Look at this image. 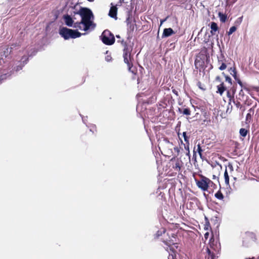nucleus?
Here are the masks:
<instances>
[{
	"mask_svg": "<svg viewBox=\"0 0 259 259\" xmlns=\"http://www.w3.org/2000/svg\"><path fill=\"white\" fill-rule=\"evenodd\" d=\"M183 136L184 137V141L186 142V143H187V144H188V143H189V137H188L186 135V132H183Z\"/></svg>",
	"mask_w": 259,
	"mask_h": 259,
	"instance_id": "2f4dec72",
	"label": "nucleus"
},
{
	"mask_svg": "<svg viewBox=\"0 0 259 259\" xmlns=\"http://www.w3.org/2000/svg\"><path fill=\"white\" fill-rule=\"evenodd\" d=\"M253 109H249L248 113L247 114L245 118V122L246 123H250L252 120V116L254 114Z\"/></svg>",
	"mask_w": 259,
	"mask_h": 259,
	"instance_id": "dca6fc26",
	"label": "nucleus"
},
{
	"mask_svg": "<svg viewBox=\"0 0 259 259\" xmlns=\"http://www.w3.org/2000/svg\"><path fill=\"white\" fill-rule=\"evenodd\" d=\"M184 146L186 151V154L189 155L190 153L189 143H188V144H187V143L186 144H184Z\"/></svg>",
	"mask_w": 259,
	"mask_h": 259,
	"instance_id": "7c9ffc66",
	"label": "nucleus"
},
{
	"mask_svg": "<svg viewBox=\"0 0 259 259\" xmlns=\"http://www.w3.org/2000/svg\"><path fill=\"white\" fill-rule=\"evenodd\" d=\"M111 59V57L110 56H107L106 58V60L107 61H109Z\"/></svg>",
	"mask_w": 259,
	"mask_h": 259,
	"instance_id": "a19ab883",
	"label": "nucleus"
},
{
	"mask_svg": "<svg viewBox=\"0 0 259 259\" xmlns=\"http://www.w3.org/2000/svg\"><path fill=\"white\" fill-rule=\"evenodd\" d=\"M27 59H28V58L26 57H23L21 59V61L23 62V65H22V63L21 62V63H20V65H18L14 67V69L16 71H18L20 70L21 69H22L24 64L26 63V62L27 61Z\"/></svg>",
	"mask_w": 259,
	"mask_h": 259,
	"instance_id": "f3484780",
	"label": "nucleus"
},
{
	"mask_svg": "<svg viewBox=\"0 0 259 259\" xmlns=\"http://www.w3.org/2000/svg\"><path fill=\"white\" fill-rule=\"evenodd\" d=\"M63 19L66 25H67L69 27H71L73 26V18L70 15H64L63 16Z\"/></svg>",
	"mask_w": 259,
	"mask_h": 259,
	"instance_id": "9b49d317",
	"label": "nucleus"
},
{
	"mask_svg": "<svg viewBox=\"0 0 259 259\" xmlns=\"http://www.w3.org/2000/svg\"><path fill=\"white\" fill-rule=\"evenodd\" d=\"M13 48L12 47H8L1 53L0 56V64L5 63L4 58H6L12 52Z\"/></svg>",
	"mask_w": 259,
	"mask_h": 259,
	"instance_id": "9d476101",
	"label": "nucleus"
},
{
	"mask_svg": "<svg viewBox=\"0 0 259 259\" xmlns=\"http://www.w3.org/2000/svg\"><path fill=\"white\" fill-rule=\"evenodd\" d=\"M175 32L173 30V29L171 28H165L163 30V32L162 33V37H168L172 34H174Z\"/></svg>",
	"mask_w": 259,
	"mask_h": 259,
	"instance_id": "4468645a",
	"label": "nucleus"
},
{
	"mask_svg": "<svg viewBox=\"0 0 259 259\" xmlns=\"http://www.w3.org/2000/svg\"><path fill=\"white\" fill-rule=\"evenodd\" d=\"M234 103L235 106H236V107L239 108L240 109H242V105L241 104V103L239 101H234Z\"/></svg>",
	"mask_w": 259,
	"mask_h": 259,
	"instance_id": "f704fd0d",
	"label": "nucleus"
},
{
	"mask_svg": "<svg viewBox=\"0 0 259 259\" xmlns=\"http://www.w3.org/2000/svg\"><path fill=\"white\" fill-rule=\"evenodd\" d=\"M215 197L219 199L223 200L224 199V195L220 190L218 191L214 195Z\"/></svg>",
	"mask_w": 259,
	"mask_h": 259,
	"instance_id": "4be33fe9",
	"label": "nucleus"
},
{
	"mask_svg": "<svg viewBox=\"0 0 259 259\" xmlns=\"http://www.w3.org/2000/svg\"><path fill=\"white\" fill-rule=\"evenodd\" d=\"M236 1H237V0H227V3L228 5H232L234 3H235Z\"/></svg>",
	"mask_w": 259,
	"mask_h": 259,
	"instance_id": "4c0bfd02",
	"label": "nucleus"
},
{
	"mask_svg": "<svg viewBox=\"0 0 259 259\" xmlns=\"http://www.w3.org/2000/svg\"><path fill=\"white\" fill-rule=\"evenodd\" d=\"M240 110H241L242 113H243L244 112V111L245 110V107H243V106H242V109H240Z\"/></svg>",
	"mask_w": 259,
	"mask_h": 259,
	"instance_id": "c03bdc74",
	"label": "nucleus"
},
{
	"mask_svg": "<svg viewBox=\"0 0 259 259\" xmlns=\"http://www.w3.org/2000/svg\"><path fill=\"white\" fill-rule=\"evenodd\" d=\"M256 106H257V104L255 103V104L254 106H253V107L250 108V109H253V112H254V109L256 107Z\"/></svg>",
	"mask_w": 259,
	"mask_h": 259,
	"instance_id": "ea45409f",
	"label": "nucleus"
},
{
	"mask_svg": "<svg viewBox=\"0 0 259 259\" xmlns=\"http://www.w3.org/2000/svg\"><path fill=\"white\" fill-rule=\"evenodd\" d=\"M219 17H220V21L222 22H225L227 20V15H225V14H223V13L220 12L219 13Z\"/></svg>",
	"mask_w": 259,
	"mask_h": 259,
	"instance_id": "412c9836",
	"label": "nucleus"
},
{
	"mask_svg": "<svg viewBox=\"0 0 259 259\" xmlns=\"http://www.w3.org/2000/svg\"><path fill=\"white\" fill-rule=\"evenodd\" d=\"M135 25V24H133V23L129 24V25L128 26V28L131 31L133 32L134 30Z\"/></svg>",
	"mask_w": 259,
	"mask_h": 259,
	"instance_id": "e433bc0d",
	"label": "nucleus"
},
{
	"mask_svg": "<svg viewBox=\"0 0 259 259\" xmlns=\"http://www.w3.org/2000/svg\"><path fill=\"white\" fill-rule=\"evenodd\" d=\"M121 43L124 46L123 50L124 62L127 64L128 71L132 72L133 74L136 75L137 73V69L136 67H133V62L134 61V58L132 56L131 54L132 49L128 47L127 43L125 41L122 40Z\"/></svg>",
	"mask_w": 259,
	"mask_h": 259,
	"instance_id": "f257e3e1",
	"label": "nucleus"
},
{
	"mask_svg": "<svg viewBox=\"0 0 259 259\" xmlns=\"http://www.w3.org/2000/svg\"><path fill=\"white\" fill-rule=\"evenodd\" d=\"M171 236L172 238H170L169 236L168 239H165L163 240V242L164 243L168 246L167 247H166V250L169 253H172V251L170 249V248H174V251L176 254V251L175 250V248L177 249L178 248V245L176 242V237L177 235L174 233H171Z\"/></svg>",
	"mask_w": 259,
	"mask_h": 259,
	"instance_id": "423d86ee",
	"label": "nucleus"
},
{
	"mask_svg": "<svg viewBox=\"0 0 259 259\" xmlns=\"http://www.w3.org/2000/svg\"><path fill=\"white\" fill-rule=\"evenodd\" d=\"M207 253H208V254L210 255V254H211L210 250L208 248H207Z\"/></svg>",
	"mask_w": 259,
	"mask_h": 259,
	"instance_id": "de8ad7c7",
	"label": "nucleus"
},
{
	"mask_svg": "<svg viewBox=\"0 0 259 259\" xmlns=\"http://www.w3.org/2000/svg\"><path fill=\"white\" fill-rule=\"evenodd\" d=\"M197 85L200 90L202 91H205L206 90L205 85L202 84V83L199 81L197 82Z\"/></svg>",
	"mask_w": 259,
	"mask_h": 259,
	"instance_id": "c85d7f7f",
	"label": "nucleus"
},
{
	"mask_svg": "<svg viewBox=\"0 0 259 259\" xmlns=\"http://www.w3.org/2000/svg\"><path fill=\"white\" fill-rule=\"evenodd\" d=\"M244 96H245V94L243 92V89H242L239 92V94H238V99L239 100H242L243 99L244 97Z\"/></svg>",
	"mask_w": 259,
	"mask_h": 259,
	"instance_id": "cd10ccee",
	"label": "nucleus"
},
{
	"mask_svg": "<svg viewBox=\"0 0 259 259\" xmlns=\"http://www.w3.org/2000/svg\"><path fill=\"white\" fill-rule=\"evenodd\" d=\"M248 132V131L244 128H240L239 131L240 135L243 137H245L246 136Z\"/></svg>",
	"mask_w": 259,
	"mask_h": 259,
	"instance_id": "5701e85b",
	"label": "nucleus"
},
{
	"mask_svg": "<svg viewBox=\"0 0 259 259\" xmlns=\"http://www.w3.org/2000/svg\"><path fill=\"white\" fill-rule=\"evenodd\" d=\"M178 110L180 113L183 114V115L189 116L191 114V110L189 108H179Z\"/></svg>",
	"mask_w": 259,
	"mask_h": 259,
	"instance_id": "6ab92c4d",
	"label": "nucleus"
},
{
	"mask_svg": "<svg viewBox=\"0 0 259 259\" xmlns=\"http://www.w3.org/2000/svg\"><path fill=\"white\" fill-rule=\"evenodd\" d=\"M102 42L106 45L110 46L115 42L114 35L109 30H105L100 36Z\"/></svg>",
	"mask_w": 259,
	"mask_h": 259,
	"instance_id": "6e6552de",
	"label": "nucleus"
},
{
	"mask_svg": "<svg viewBox=\"0 0 259 259\" xmlns=\"http://www.w3.org/2000/svg\"><path fill=\"white\" fill-rule=\"evenodd\" d=\"M210 33L212 35H215L217 31H218L219 30V27L218 26V24L214 22H211L210 23Z\"/></svg>",
	"mask_w": 259,
	"mask_h": 259,
	"instance_id": "2eb2a0df",
	"label": "nucleus"
},
{
	"mask_svg": "<svg viewBox=\"0 0 259 259\" xmlns=\"http://www.w3.org/2000/svg\"><path fill=\"white\" fill-rule=\"evenodd\" d=\"M252 103V100L249 99L248 97H247L246 98V100L244 102V104H246L247 106L251 105Z\"/></svg>",
	"mask_w": 259,
	"mask_h": 259,
	"instance_id": "72a5a7b5",
	"label": "nucleus"
},
{
	"mask_svg": "<svg viewBox=\"0 0 259 259\" xmlns=\"http://www.w3.org/2000/svg\"><path fill=\"white\" fill-rule=\"evenodd\" d=\"M255 89H256V92L258 93V95L259 96V86H258V88H256Z\"/></svg>",
	"mask_w": 259,
	"mask_h": 259,
	"instance_id": "49530a36",
	"label": "nucleus"
},
{
	"mask_svg": "<svg viewBox=\"0 0 259 259\" xmlns=\"http://www.w3.org/2000/svg\"><path fill=\"white\" fill-rule=\"evenodd\" d=\"M225 61L226 60L224 56H222V58L218 59V64L220 65L219 69L220 70H224L226 69L227 65L225 63Z\"/></svg>",
	"mask_w": 259,
	"mask_h": 259,
	"instance_id": "f8f14e48",
	"label": "nucleus"
},
{
	"mask_svg": "<svg viewBox=\"0 0 259 259\" xmlns=\"http://www.w3.org/2000/svg\"><path fill=\"white\" fill-rule=\"evenodd\" d=\"M209 186L214 188L215 187H216V185L213 182V184H210Z\"/></svg>",
	"mask_w": 259,
	"mask_h": 259,
	"instance_id": "79ce46f5",
	"label": "nucleus"
},
{
	"mask_svg": "<svg viewBox=\"0 0 259 259\" xmlns=\"http://www.w3.org/2000/svg\"><path fill=\"white\" fill-rule=\"evenodd\" d=\"M156 235H157V236H159L160 235L159 231H158V232H157V233Z\"/></svg>",
	"mask_w": 259,
	"mask_h": 259,
	"instance_id": "3c124183",
	"label": "nucleus"
},
{
	"mask_svg": "<svg viewBox=\"0 0 259 259\" xmlns=\"http://www.w3.org/2000/svg\"><path fill=\"white\" fill-rule=\"evenodd\" d=\"M182 166V161L177 159L175 163L173 165L172 168L174 169L175 171L179 172L181 170Z\"/></svg>",
	"mask_w": 259,
	"mask_h": 259,
	"instance_id": "a211bd4d",
	"label": "nucleus"
},
{
	"mask_svg": "<svg viewBox=\"0 0 259 259\" xmlns=\"http://www.w3.org/2000/svg\"><path fill=\"white\" fill-rule=\"evenodd\" d=\"M82 25H83V23H81V21L79 22H77L74 24L73 27L77 28L80 30H83V27H82Z\"/></svg>",
	"mask_w": 259,
	"mask_h": 259,
	"instance_id": "b1692460",
	"label": "nucleus"
},
{
	"mask_svg": "<svg viewBox=\"0 0 259 259\" xmlns=\"http://www.w3.org/2000/svg\"><path fill=\"white\" fill-rule=\"evenodd\" d=\"M233 74L232 75L234 77V79L237 81L238 82V80L239 79L237 76V72L236 71V69L235 68H233L232 70Z\"/></svg>",
	"mask_w": 259,
	"mask_h": 259,
	"instance_id": "473e14b6",
	"label": "nucleus"
},
{
	"mask_svg": "<svg viewBox=\"0 0 259 259\" xmlns=\"http://www.w3.org/2000/svg\"><path fill=\"white\" fill-rule=\"evenodd\" d=\"M209 235V233L208 232H206L205 234H204V236H205V238L206 239L208 237V236Z\"/></svg>",
	"mask_w": 259,
	"mask_h": 259,
	"instance_id": "37998d69",
	"label": "nucleus"
},
{
	"mask_svg": "<svg viewBox=\"0 0 259 259\" xmlns=\"http://www.w3.org/2000/svg\"><path fill=\"white\" fill-rule=\"evenodd\" d=\"M222 74L224 75V76L225 77V80L226 82H227L230 85H232V80L230 77H229L228 75H226L224 72L222 73Z\"/></svg>",
	"mask_w": 259,
	"mask_h": 259,
	"instance_id": "393cba45",
	"label": "nucleus"
},
{
	"mask_svg": "<svg viewBox=\"0 0 259 259\" xmlns=\"http://www.w3.org/2000/svg\"><path fill=\"white\" fill-rule=\"evenodd\" d=\"M170 249L172 251V253H169L168 259H177L176 254L174 251V248H170Z\"/></svg>",
	"mask_w": 259,
	"mask_h": 259,
	"instance_id": "a878e982",
	"label": "nucleus"
},
{
	"mask_svg": "<svg viewBox=\"0 0 259 259\" xmlns=\"http://www.w3.org/2000/svg\"><path fill=\"white\" fill-rule=\"evenodd\" d=\"M2 79H3L0 78V83H2Z\"/></svg>",
	"mask_w": 259,
	"mask_h": 259,
	"instance_id": "864d4df0",
	"label": "nucleus"
},
{
	"mask_svg": "<svg viewBox=\"0 0 259 259\" xmlns=\"http://www.w3.org/2000/svg\"><path fill=\"white\" fill-rule=\"evenodd\" d=\"M229 167H230L232 170H233V166H232V165H231L230 166V165H229Z\"/></svg>",
	"mask_w": 259,
	"mask_h": 259,
	"instance_id": "8fccbe9b",
	"label": "nucleus"
},
{
	"mask_svg": "<svg viewBox=\"0 0 259 259\" xmlns=\"http://www.w3.org/2000/svg\"><path fill=\"white\" fill-rule=\"evenodd\" d=\"M238 83L244 90L246 91L252 98L254 99L256 98L253 96L252 91L256 92V88H258V86L254 85H248L247 84H244L240 79L238 80Z\"/></svg>",
	"mask_w": 259,
	"mask_h": 259,
	"instance_id": "1a4fd4ad",
	"label": "nucleus"
},
{
	"mask_svg": "<svg viewBox=\"0 0 259 259\" xmlns=\"http://www.w3.org/2000/svg\"><path fill=\"white\" fill-rule=\"evenodd\" d=\"M132 18H133V17H132V13L130 11H128V13H127V18L126 19V21H125L127 25H128L129 24L132 23Z\"/></svg>",
	"mask_w": 259,
	"mask_h": 259,
	"instance_id": "aec40b11",
	"label": "nucleus"
},
{
	"mask_svg": "<svg viewBox=\"0 0 259 259\" xmlns=\"http://www.w3.org/2000/svg\"><path fill=\"white\" fill-rule=\"evenodd\" d=\"M59 33L65 39H68L70 38H76L81 35V34L77 30H72L67 27L61 28Z\"/></svg>",
	"mask_w": 259,
	"mask_h": 259,
	"instance_id": "39448f33",
	"label": "nucleus"
},
{
	"mask_svg": "<svg viewBox=\"0 0 259 259\" xmlns=\"http://www.w3.org/2000/svg\"><path fill=\"white\" fill-rule=\"evenodd\" d=\"M237 30V27L235 26H232L229 31L227 32L229 35L232 34L233 32H234Z\"/></svg>",
	"mask_w": 259,
	"mask_h": 259,
	"instance_id": "c756f323",
	"label": "nucleus"
},
{
	"mask_svg": "<svg viewBox=\"0 0 259 259\" xmlns=\"http://www.w3.org/2000/svg\"><path fill=\"white\" fill-rule=\"evenodd\" d=\"M174 150H175V151H177L178 153L180 151V150H179V149L178 147L175 148Z\"/></svg>",
	"mask_w": 259,
	"mask_h": 259,
	"instance_id": "a18cd8bd",
	"label": "nucleus"
},
{
	"mask_svg": "<svg viewBox=\"0 0 259 259\" xmlns=\"http://www.w3.org/2000/svg\"><path fill=\"white\" fill-rule=\"evenodd\" d=\"M242 246L245 247L250 246L253 243L255 242L257 238L254 233L247 231L241 235Z\"/></svg>",
	"mask_w": 259,
	"mask_h": 259,
	"instance_id": "20e7f679",
	"label": "nucleus"
},
{
	"mask_svg": "<svg viewBox=\"0 0 259 259\" xmlns=\"http://www.w3.org/2000/svg\"><path fill=\"white\" fill-rule=\"evenodd\" d=\"M215 81L219 83V84L217 85V93L218 94L222 96L225 91H227V96L230 100L234 98V94L236 92V89L234 87H232L230 89L227 90V85L225 84L224 82L222 81V78L220 76H216Z\"/></svg>",
	"mask_w": 259,
	"mask_h": 259,
	"instance_id": "7ed1b4c3",
	"label": "nucleus"
},
{
	"mask_svg": "<svg viewBox=\"0 0 259 259\" xmlns=\"http://www.w3.org/2000/svg\"><path fill=\"white\" fill-rule=\"evenodd\" d=\"M74 14H79L81 17V23H83V30L87 31L92 25L91 20L93 16L92 11L87 8H81L78 12H73Z\"/></svg>",
	"mask_w": 259,
	"mask_h": 259,
	"instance_id": "f03ea898",
	"label": "nucleus"
},
{
	"mask_svg": "<svg viewBox=\"0 0 259 259\" xmlns=\"http://www.w3.org/2000/svg\"><path fill=\"white\" fill-rule=\"evenodd\" d=\"M117 8L116 6H112L109 12V16L113 18L117 19Z\"/></svg>",
	"mask_w": 259,
	"mask_h": 259,
	"instance_id": "ddd939ff",
	"label": "nucleus"
},
{
	"mask_svg": "<svg viewBox=\"0 0 259 259\" xmlns=\"http://www.w3.org/2000/svg\"><path fill=\"white\" fill-rule=\"evenodd\" d=\"M224 178H225V181L226 184L229 185V177L227 172V169H226L225 172H224Z\"/></svg>",
	"mask_w": 259,
	"mask_h": 259,
	"instance_id": "bb28decb",
	"label": "nucleus"
},
{
	"mask_svg": "<svg viewBox=\"0 0 259 259\" xmlns=\"http://www.w3.org/2000/svg\"><path fill=\"white\" fill-rule=\"evenodd\" d=\"M90 132H92L93 133V132L92 131V130L90 129L88 132H87V134H89Z\"/></svg>",
	"mask_w": 259,
	"mask_h": 259,
	"instance_id": "09e8293b",
	"label": "nucleus"
},
{
	"mask_svg": "<svg viewBox=\"0 0 259 259\" xmlns=\"http://www.w3.org/2000/svg\"><path fill=\"white\" fill-rule=\"evenodd\" d=\"M246 259H255V258L254 257H252V258H246Z\"/></svg>",
	"mask_w": 259,
	"mask_h": 259,
	"instance_id": "603ef678",
	"label": "nucleus"
},
{
	"mask_svg": "<svg viewBox=\"0 0 259 259\" xmlns=\"http://www.w3.org/2000/svg\"><path fill=\"white\" fill-rule=\"evenodd\" d=\"M172 92L174 94H175L177 96H179V93H178V91L176 90L175 89H173L172 88Z\"/></svg>",
	"mask_w": 259,
	"mask_h": 259,
	"instance_id": "58836bf2",
	"label": "nucleus"
},
{
	"mask_svg": "<svg viewBox=\"0 0 259 259\" xmlns=\"http://www.w3.org/2000/svg\"><path fill=\"white\" fill-rule=\"evenodd\" d=\"M199 155H200V157L202 158V152L203 150L201 149V147L199 144L197 145V149Z\"/></svg>",
	"mask_w": 259,
	"mask_h": 259,
	"instance_id": "c9c22d12",
	"label": "nucleus"
},
{
	"mask_svg": "<svg viewBox=\"0 0 259 259\" xmlns=\"http://www.w3.org/2000/svg\"><path fill=\"white\" fill-rule=\"evenodd\" d=\"M199 176L200 177V180L195 179L196 184L197 187L202 191H207L210 184H213V182L208 178L202 175H200Z\"/></svg>",
	"mask_w": 259,
	"mask_h": 259,
	"instance_id": "0eeeda50",
	"label": "nucleus"
}]
</instances>
